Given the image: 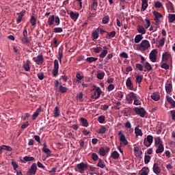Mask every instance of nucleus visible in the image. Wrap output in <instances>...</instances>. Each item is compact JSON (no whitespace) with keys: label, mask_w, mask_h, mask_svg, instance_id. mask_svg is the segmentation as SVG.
<instances>
[{"label":"nucleus","mask_w":175,"mask_h":175,"mask_svg":"<svg viewBox=\"0 0 175 175\" xmlns=\"http://www.w3.org/2000/svg\"><path fill=\"white\" fill-rule=\"evenodd\" d=\"M87 169H88V163L81 162L76 165L75 172H78V173L83 174V173H84Z\"/></svg>","instance_id":"1"},{"label":"nucleus","mask_w":175,"mask_h":175,"mask_svg":"<svg viewBox=\"0 0 175 175\" xmlns=\"http://www.w3.org/2000/svg\"><path fill=\"white\" fill-rule=\"evenodd\" d=\"M150 47V42L147 40H142L139 45H138V50L140 51H145Z\"/></svg>","instance_id":"2"},{"label":"nucleus","mask_w":175,"mask_h":175,"mask_svg":"<svg viewBox=\"0 0 175 175\" xmlns=\"http://www.w3.org/2000/svg\"><path fill=\"white\" fill-rule=\"evenodd\" d=\"M21 41L22 43H24V44H29V43L31 42V40H29V38H28V31H27V27H25V29L23 30Z\"/></svg>","instance_id":"3"},{"label":"nucleus","mask_w":175,"mask_h":175,"mask_svg":"<svg viewBox=\"0 0 175 175\" xmlns=\"http://www.w3.org/2000/svg\"><path fill=\"white\" fill-rule=\"evenodd\" d=\"M134 111L136 113V114L139 116V117H142V118H144L147 114V111H146V109H144L143 107H135L134 108Z\"/></svg>","instance_id":"4"},{"label":"nucleus","mask_w":175,"mask_h":175,"mask_svg":"<svg viewBox=\"0 0 175 175\" xmlns=\"http://www.w3.org/2000/svg\"><path fill=\"white\" fill-rule=\"evenodd\" d=\"M100 95H102V90L100 87H97L96 90L92 93L91 98L92 99H99V98H100Z\"/></svg>","instance_id":"5"},{"label":"nucleus","mask_w":175,"mask_h":175,"mask_svg":"<svg viewBox=\"0 0 175 175\" xmlns=\"http://www.w3.org/2000/svg\"><path fill=\"white\" fill-rule=\"evenodd\" d=\"M59 70V64L58 63L57 59H55L53 70L52 71V75H53V77H57V76H58Z\"/></svg>","instance_id":"6"},{"label":"nucleus","mask_w":175,"mask_h":175,"mask_svg":"<svg viewBox=\"0 0 175 175\" xmlns=\"http://www.w3.org/2000/svg\"><path fill=\"white\" fill-rule=\"evenodd\" d=\"M33 61L36 62V65H43V62H44V58L43 57V55H38L36 57H33Z\"/></svg>","instance_id":"7"},{"label":"nucleus","mask_w":175,"mask_h":175,"mask_svg":"<svg viewBox=\"0 0 175 175\" xmlns=\"http://www.w3.org/2000/svg\"><path fill=\"white\" fill-rule=\"evenodd\" d=\"M152 142H154V137L152 135H148L146 138L144 139V144L146 147H150L151 144H152Z\"/></svg>","instance_id":"8"},{"label":"nucleus","mask_w":175,"mask_h":175,"mask_svg":"<svg viewBox=\"0 0 175 175\" xmlns=\"http://www.w3.org/2000/svg\"><path fill=\"white\" fill-rule=\"evenodd\" d=\"M118 136L120 137V144H124V146L128 145V140L126 139V137L122 133V131L118 132Z\"/></svg>","instance_id":"9"},{"label":"nucleus","mask_w":175,"mask_h":175,"mask_svg":"<svg viewBox=\"0 0 175 175\" xmlns=\"http://www.w3.org/2000/svg\"><path fill=\"white\" fill-rule=\"evenodd\" d=\"M158 51L157 49H153L149 54V58L152 62H157V54Z\"/></svg>","instance_id":"10"},{"label":"nucleus","mask_w":175,"mask_h":175,"mask_svg":"<svg viewBox=\"0 0 175 175\" xmlns=\"http://www.w3.org/2000/svg\"><path fill=\"white\" fill-rule=\"evenodd\" d=\"M37 170H38V165H36V163H32L31 167L27 171V173L29 174L35 175V174H36Z\"/></svg>","instance_id":"11"},{"label":"nucleus","mask_w":175,"mask_h":175,"mask_svg":"<svg viewBox=\"0 0 175 175\" xmlns=\"http://www.w3.org/2000/svg\"><path fill=\"white\" fill-rule=\"evenodd\" d=\"M100 155H101L102 157H105V155H106V154H109V152H110V148L106 146L105 148L101 147L99 149L98 151Z\"/></svg>","instance_id":"12"},{"label":"nucleus","mask_w":175,"mask_h":175,"mask_svg":"<svg viewBox=\"0 0 175 175\" xmlns=\"http://www.w3.org/2000/svg\"><path fill=\"white\" fill-rule=\"evenodd\" d=\"M154 16L155 25H159V18H162V14L157 11L153 12Z\"/></svg>","instance_id":"13"},{"label":"nucleus","mask_w":175,"mask_h":175,"mask_svg":"<svg viewBox=\"0 0 175 175\" xmlns=\"http://www.w3.org/2000/svg\"><path fill=\"white\" fill-rule=\"evenodd\" d=\"M165 5L168 12H170V13H174V5H173V3L170 1H167Z\"/></svg>","instance_id":"14"},{"label":"nucleus","mask_w":175,"mask_h":175,"mask_svg":"<svg viewBox=\"0 0 175 175\" xmlns=\"http://www.w3.org/2000/svg\"><path fill=\"white\" fill-rule=\"evenodd\" d=\"M172 59V55H170V53L165 52L163 53L162 55V62H167L169 59Z\"/></svg>","instance_id":"15"},{"label":"nucleus","mask_w":175,"mask_h":175,"mask_svg":"<svg viewBox=\"0 0 175 175\" xmlns=\"http://www.w3.org/2000/svg\"><path fill=\"white\" fill-rule=\"evenodd\" d=\"M152 170L154 174H161V167H159V164H158V163H154Z\"/></svg>","instance_id":"16"},{"label":"nucleus","mask_w":175,"mask_h":175,"mask_svg":"<svg viewBox=\"0 0 175 175\" xmlns=\"http://www.w3.org/2000/svg\"><path fill=\"white\" fill-rule=\"evenodd\" d=\"M31 60L27 59L26 63L23 64V68L25 72H29L31 70Z\"/></svg>","instance_id":"17"},{"label":"nucleus","mask_w":175,"mask_h":175,"mask_svg":"<svg viewBox=\"0 0 175 175\" xmlns=\"http://www.w3.org/2000/svg\"><path fill=\"white\" fill-rule=\"evenodd\" d=\"M21 161L23 163H27V162H32L33 161H35V157L26 156Z\"/></svg>","instance_id":"18"},{"label":"nucleus","mask_w":175,"mask_h":175,"mask_svg":"<svg viewBox=\"0 0 175 175\" xmlns=\"http://www.w3.org/2000/svg\"><path fill=\"white\" fill-rule=\"evenodd\" d=\"M126 85L129 90H131V91H133V83H132V80H131V78H128L126 81Z\"/></svg>","instance_id":"19"},{"label":"nucleus","mask_w":175,"mask_h":175,"mask_svg":"<svg viewBox=\"0 0 175 175\" xmlns=\"http://www.w3.org/2000/svg\"><path fill=\"white\" fill-rule=\"evenodd\" d=\"M17 14L18 16L16 19V23L20 24V23H21V21L23 20V17H24V14H25V10L17 13Z\"/></svg>","instance_id":"20"},{"label":"nucleus","mask_w":175,"mask_h":175,"mask_svg":"<svg viewBox=\"0 0 175 175\" xmlns=\"http://www.w3.org/2000/svg\"><path fill=\"white\" fill-rule=\"evenodd\" d=\"M142 9L141 12H144L148 7V0H142Z\"/></svg>","instance_id":"21"},{"label":"nucleus","mask_w":175,"mask_h":175,"mask_svg":"<svg viewBox=\"0 0 175 175\" xmlns=\"http://www.w3.org/2000/svg\"><path fill=\"white\" fill-rule=\"evenodd\" d=\"M61 116V111L59 110V108L58 107H55L53 110V117L55 118H57Z\"/></svg>","instance_id":"22"},{"label":"nucleus","mask_w":175,"mask_h":175,"mask_svg":"<svg viewBox=\"0 0 175 175\" xmlns=\"http://www.w3.org/2000/svg\"><path fill=\"white\" fill-rule=\"evenodd\" d=\"M140 126H137L135 128V136L136 137H137L138 136H143V131H142V129H139Z\"/></svg>","instance_id":"23"},{"label":"nucleus","mask_w":175,"mask_h":175,"mask_svg":"<svg viewBox=\"0 0 175 175\" xmlns=\"http://www.w3.org/2000/svg\"><path fill=\"white\" fill-rule=\"evenodd\" d=\"M166 100L168 102V103H170V105H171L172 109H174L175 101L172 99V98L170 97V96H166Z\"/></svg>","instance_id":"24"},{"label":"nucleus","mask_w":175,"mask_h":175,"mask_svg":"<svg viewBox=\"0 0 175 175\" xmlns=\"http://www.w3.org/2000/svg\"><path fill=\"white\" fill-rule=\"evenodd\" d=\"M68 89L66 87H64L62 84H59V85L58 87V91L61 94H65V93L68 92Z\"/></svg>","instance_id":"25"},{"label":"nucleus","mask_w":175,"mask_h":175,"mask_svg":"<svg viewBox=\"0 0 175 175\" xmlns=\"http://www.w3.org/2000/svg\"><path fill=\"white\" fill-rule=\"evenodd\" d=\"M97 167H100L101 169H105L106 167V163L102 160V159H98V163L96 165Z\"/></svg>","instance_id":"26"},{"label":"nucleus","mask_w":175,"mask_h":175,"mask_svg":"<svg viewBox=\"0 0 175 175\" xmlns=\"http://www.w3.org/2000/svg\"><path fill=\"white\" fill-rule=\"evenodd\" d=\"M42 111V108L39 107L38 108L36 111L33 113V116H32V120H36V118H38V117L39 116V113Z\"/></svg>","instance_id":"27"},{"label":"nucleus","mask_w":175,"mask_h":175,"mask_svg":"<svg viewBox=\"0 0 175 175\" xmlns=\"http://www.w3.org/2000/svg\"><path fill=\"white\" fill-rule=\"evenodd\" d=\"M165 91L167 94H170L172 91H173V85H172V83H167L165 85Z\"/></svg>","instance_id":"28"},{"label":"nucleus","mask_w":175,"mask_h":175,"mask_svg":"<svg viewBox=\"0 0 175 175\" xmlns=\"http://www.w3.org/2000/svg\"><path fill=\"white\" fill-rule=\"evenodd\" d=\"M104 50L101 52L100 54V58H105L106 55H107V50H109V48L107 46H103Z\"/></svg>","instance_id":"29"},{"label":"nucleus","mask_w":175,"mask_h":175,"mask_svg":"<svg viewBox=\"0 0 175 175\" xmlns=\"http://www.w3.org/2000/svg\"><path fill=\"white\" fill-rule=\"evenodd\" d=\"M54 20H55V16L51 15L49 17L47 23L49 27H51V25H54Z\"/></svg>","instance_id":"30"},{"label":"nucleus","mask_w":175,"mask_h":175,"mask_svg":"<svg viewBox=\"0 0 175 175\" xmlns=\"http://www.w3.org/2000/svg\"><path fill=\"white\" fill-rule=\"evenodd\" d=\"M70 16L72 18V20H74L76 21L77 18H79V13L74 12L73 11H71L70 12Z\"/></svg>","instance_id":"31"},{"label":"nucleus","mask_w":175,"mask_h":175,"mask_svg":"<svg viewBox=\"0 0 175 175\" xmlns=\"http://www.w3.org/2000/svg\"><path fill=\"white\" fill-rule=\"evenodd\" d=\"M80 121L82 126H85V128H87L88 125H90V123H88V121L87 120V119L84 118H81Z\"/></svg>","instance_id":"32"},{"label":"nucleus","mask_w":175,"mask_h":175,"mask_svg":"<svg viewBox=\"0 0 175 175\" xmlns=\"http://www.w3.org/2000/svg\"><path fill=\"white\" fill-rule=\"evenodd\" d=\"M91 9L92 10H96L98 9V0H92Z\"/></svg>","instance_id":"33"},{"label":"nucleus","mask_w":175,"mask_h":175,"mask_svg":"<svg viewBox=\"0 0 175 175\" xmlns=\"http://www.w3.org/2000/svg\"><path fill=\"white\" fill-rule=\"evenodd\" d=\"M151 98H152V99H153V100H155L156 102H158V100H159V99H161V96L157 92L153 93L151 95Z\"/></svg>","instance_id":"34"},{"label":"nucleus","mask_w":175,"mask_h":175,"mask_svg":"<svg viewBox=\"0 0 175 175\" xmlns=\"http://www.w3.org/2000/svg\"><path fill=\"white\" fill-rule=\"evenodd\" d=\"M137 29L139 32V33H141V35H144L146 34V29H144V27L142 25H139L137 27Z\"/></svg>","instance_id":"35"},{"label":"nucleus","mask_w":175,"mask_h":175,"mask_svg":"<svg viewBox=\"0 0 175 175\" xmlns=\"http://www.w3.org/2000/svg\"><path fill=\"white\" fill-rule=\"evenodd\" d=\"M163 151H165V147H163V145H159L156 150V154H162Z\"/></svg>","instance_id":"36"},{"label":"nucleus","mask_w":175,"mask_h":175,"mask_svg":"<svg viewBox=\"0 0 175 175\" xmlns=\"http://www.w3.org/2000/svg\"><path fill=\"white\" fill-rule=\"evenodd\" d=\"M92 36L93 39H98L99 38V28H97L96 31L92 33Z\"/></svg>","instance_id":"37"},{"label":"nucleus","mask_w":175,"mask_h":175,"mask_svg":"<svg viewBox=\"0 0 175 175\" xmlns=\"http://www.w3.org/2000/svg\"><path fill=\"white\" fill-rule=\"evenodd\" d=\"M154 144L155 146L163 145V144H162V139H161V137H157L154 138Z\"/></svg>","instance_id":"38"},{"label":"nucleus","mask_w":175,"mask_h":175,"mask_svg":"<svg viewBox=\"0 0 175 175\" xmlns=\"http://www.w3.org/2000/svg\"><path fill=\"white\" fill-rule=\"evenodd\" d=\"M111 158H113V159L115 160L118 159V158H120V154L118 152H117V150H115L111 154Z\"/></svg>","instance_id":"39"},{"label":"nucleus","mask_w":175,"mask_h":175,"mask_svg":"<svg viewBox=\"0 0 175 175\" xmlns=\"http://www.w3.org/2000/svg\"><path fill=\"white\" fill-rule=\"evenodd\" d=\"M143 39V35L138 34L135 36V38L134 39L135 43H140L142 42V40Z\"/></svg>","instance_id":"40"},{"label":"nucleus","mask_w":175,"mask_h":175,"mask_svg":"<svg viewBox=\"0 0 175 175\" xmlns=\"http://www.w3.org/2000/svg\"><path fill=\"white\" fill-rule=\"evenodd\" d=\"M53 33H62L64 32V29L62 27H54L53 29Z\"/></svg>","instance_id":"41"},{"label":"nucleus","mask_w":175,"mask_h":175,"mask_svg":"<svg viewBox=\"0 0 175 175\" xmlns=\"http://www.w3.org/2000/svg\"><path fill=\"white\" fill-rule=\"evenodd\" d=\"M168 23H174L175 21V14H168Z\"/></svg>","instance_id":"42"},{"label":"nucleus","mask_w":175,"mask_h":175,"mask_svg":"<svg viewBox=\"0 0 175 175\" xmlns=\"http://www.w3.org/2000/svg\"><path fill=\"white\" fill-rule=\"evenodd\" d=\"M42 151L43 152H44V154H46V158H49V157H53V155L51 154V150H50V149L49 148H42Z\"/></svg>","instance_id":"43"},{"label":"nucleus","mask_w":175,"mask_h":175,"mask_svg":"<svg viewBox=\"0 0 175 175\" xmlns=\"http://www.w3.org/2000/svg\"><path fill=\"white\" fill-rule=\"evenodd\" d=\"M107 35L106 36V39H111V38H114L116 36V31H112L110 33L107 32Z\"/></svg>","instance_id":"44"},{"label":"nucleus","mask_w":175,"mask_h":175,"mask_svg":"<svg viewBox=\"0 0 175 175\" xmlns=\"http://www.w3.org/2000/svg\"><path fill=\"white\" fill-rule=\"evenodd\" d=\"M38 21L36 20V18L32 15L30 18V23L31 24L32 27H36V22Z\"/></svg>","instance_id":"45"},{"label":"nucleus","mask_w":175,"mask_h":175,"mask_svg":"<svg viewBox=\"0 0 175 175\" xmlns=\"http://www.w3.org/2000/svg\"><path fill=\"white\" fill-rule=\"evenodd\" d=\"M107 131V129H106V126H101L100 129H98V133H100L101 135H104V133H106V131Z\"/></svg>","instance_id":"46"},{"label":"nucleus","mask_w":175,"mask_h":175,"mask_svg":"<svg viewBox=\"0 0 175 175\" xmlns=\"http://www.w3.org/2000/svg\"><path fill=\"white\" fill-rule=\"evenodd\" d=\"M144 66L145 69H146L148 70V72H150V70H152V67L151 66V64H150V63H148V62H146L144 64Z\"/></svg>","instance_id":"47"},{"label":"nucleus","mask_w":175,"mask_h":175,"mask_svg":"<svg viewBox=\"0 0 175 175\" xmlns=\"http://www.w3.org/2000/svg\"><path fill=\"white\" fill-rule=\"evenodd\" d=\"M86 61L90 64H92V62H95V61H98V58L94 57H87Z\"/></svg>","instance_id":"48"},{"label":"nucleus","mask_w":175,"mask_h":175,"mask_svg":"<svg viewBox=\"0 0 175 175\" xmlns=\"http://www.w3.org/2000/svg\"><path fill=\"white\" fill-rule=\"evenodd\" d=\"M110 21V16L109 15H106L103 18V24H107Z\"/></svg>","instance_id":"49"},{"label":"nucleus","mask_w":175,"mask_h":175,"mask_svg":"<svg viewBox=\"0 0 175 175\" xmlns=\"http://www.w3.org/2000/svg\"><path fill=\"white\" fill-rule=\"evenodd\" d=\"M150 161H151V156L150 155H145L144 157V163L146 165L150 163Z\"/></svg>","instance_id":"50"},{"label":"nucleus","mask_w":175,"mask_h":175,"mask_svg":"<svg viewBox=\"0 0 175 175\" xmlns=\"http://www.w3.org/2000/svg\"><path fill=\"white\" fill-rule=\"evenodd\" d=\"M135 68L139 70V72H143V69H144V66H143V64H135Z\"/></svg>","instance_id":"51"},{"label":"nucleus","mask_w":175,"mask_h":175,"mask_svg":"<svg viewBox=\"0 0 175 175\" xmlns=\"http://www.w3.org/2000/svg\"><path fill=\"white\" fill-rule=\"evenodd\" d=\"M129 97L133 100H135V99H137V96L133 92H130V94H129Z\"/></svg>","instance_id":"52"},{"label":"nucleus","mask_w":175,"mask_h":175,"mask_svg":"<svg viewBox=\"0 0 175 175\" xmlns=\"http://www.w3.org/2000/svg\"><path fill=\"white\" fill-rule=\"evenodd\" d=\"M154 8L157 9H161V8H163V5H162V3L161 1H156L154 3Z\"/></svg>","instance_id":"53"},{"label":"nucleus","mask_w":175,"mask_h":175,"mask_svg":"<svg viewBox=\"0 0 175 175\" xmlns=\"http://www.w3.org/2000/svg\"><path fill=\"white\" fill-rule=\"evenodd\" d=\"M143 81V77L140 75H137L136 79H135V82L137 83L138 84H140Z\"/></svg>","instance_id":"54"},{"label":"nucleus","mask_w":175,"mask_h":175,"mask_svg":"<svg viewBox=\"0 0 175 175\" xmlns=\"http://www.w3.org/2000/svg\"><path fill=\"white\" fill-rule=\"evenodd\" d=\"M105 116H100L98 118L97 121L100 123V124H103V122H105Z\"/></svg>","instance_id":"55"},{"label":"nucleus","mask_w":175,"mask_h":175,"mask_svg":"<svg viewBox=\"0 0 175 175\" xmlns=\"http://www.w3.org/2000/svg\"><path fill=\"white\" fill-rule=\"evenodd\" d=\"M103 77H105V72H98L97 74V79L99 80H103Z\"/></svg>","instance_id":"56"},{"label":"nucleus","mask_w":175,"mask_h":175,"mask_svg":"<svg viewBox=\"0 0 175 175\" xmlns=\"http://www.w3.org/2000/svg\"><path fill=\"white\" fill-rule=\"evenodd\" d=\"M150 25H151L150 20L146 19V23L144 24L145 29H148V28H150Z\"/></svg>","instance_id":"57"},{"label":"nucleus","mask_w":175,"mask_h":175,"mask_svg":"<svg viewBox=\"0 0 175 175\" xmlns=\"http://www.w3.org/2000/svg\"><path fill=\"white\" fill-rule=\"evenodd\" d=\"M165 38H162L159 41V44L161 47H163L165 46Z\"/></svg>","instance_id":"58"},{"label":"nucleus","mask_w":175,"mask_h":175,"mask_svg":"<svg viewBox=\"0 0 175 175\" xmlns=\"http://www.w3.org/2000/svg\"><path fill=\"white\" fill-rule=\"evenodd\" d=\"M94 52L96 53V54H98V53H100L102 51V47L100 46H97L96 48H93Z\"/></svg>","instance_id":"59"},{"label":"nucleus","mask_w":175,"mask_h":175,"mask_svg":"<svg viewBox=\"0 0 175 175\" xmlns=\"http://www.w3.org/2000/svg\"><path fill=\"white\" fill-rule=\"evenodd\" d=\"M54 22L55 23V25H58L61 23V20L59 19V16H55Z\"/></svg>","instance_id":"60"},{"label":"nucleus","mask_w":175,"mask_h":175,"mask_svg":"<svg viewBox=\"0 0 175 175\" xmlns=\"http://www.w3.org/2000/svg\"><path fill=\"white\" fill-rule=\"evenodd\" d=\"M77 98L78 99V100L83 102V92H80V93L77 94Z\"/></svg>","instance_id":"61"},{"label":"nucleus","mask_w":175,"mask_h":175,"mask_svg":"<svg viewBox=\"0 0 175 175\" xmlns=\"http://www.w3.org/2000/svg\"><path fill=\"white\" fill-rule=\"evenodd\" d=\"M92 159H93V161H98V159H99V157L98 156V154L96 153H92Z\"/></svg>","instance_id":"62"},{"label":"nucleus","mask_w":175,"mask_h":175,"mask_svg":"<svg viewBox=\"0 0 175 175\" xmlns=\"http://www.w3.org/2000/svg\"><path fill=\"white\" fill-rule=\"evenodd\" d=\"M143 169H146V171H142L140 175H148V172H150V170L148 169V167H146V168H143Z\"/></svg>","instance_id":"63"},{"label":"nucleus","mask_w":175,"mask_h":175,"mask_svg":"<svg viewBox=\"0 0 175 175\" xmlns=\"http://www.w3.org/2000/svg\"><path fill=\"white\" fill-rule=\"evenodd\" d=\"M171 116H172V120H173V121H175V110H172L170 111Z\"/></svg>","instance_id":"64"}]
</instances>
